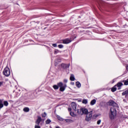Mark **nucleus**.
I'll list each match as a JSON object with an SVG mask.
<instances>
[{
    "label": "nucleus",
    "mask_w": 128,
    "mask_h": 128,
    "mask_svg": "<svg viewBox=\"0 0 128 128\" xmlns=\"http://www.w3.org/2000/svg\"><path fill=\"white\" fill-rule=\"evenodd\" d=\"M82 114H87L85 120L86 122H90L92 118V110L88 112V110L86 108H82Z\"/></svg>",
    "instance_id": "nucleus-1"
},
{
    "label": "nucleus",
    "mask_w": 128,
    "mask_h": 128,
    "mask_svg": "<svg viewBox=\"0 0 128 128\" xmlns=\"http://www.w3.org/2000/svg\"><path fill=\"white\" fill-rule=\"evenodd\" d=\"M109 116L110 120H112L116 118V108H110V112L109 113Z\"/></svg>",
    "instance_id": "nucleus-2"
},
{
    "label": "nucleus",
    "mask_w": 128,
    "mask_h": 128,
    "mask_svg": "<svg viewBox=\"0 0 128 128\" xmlns=\"http://www.w3.org/2000/svg\"><path fill=\"white\" fill-rule=\"evenodd\" d=\"M58 88H60V92H64V84L62 82H60L57 84V85L53 86V88L54 90H58Z\"/></svg>",
    "instance_id": "nucleus-3"
},
{
    "label": "nucleus",
    "mask_w": 128,
    "mask_h": 128,
    "mask_svg": "<svg viewBox=\"0 0 128 128\" xmlns=\"http://www.w3.org/2000/svg\"><path fill=\"white\" fill-rule=\"evenodd\" d=\"M2 74L5 76H10V70L8 67L6 66L3 70Z\"/></svg>",
    "instance_id": "nucleus-4"
},
{
    "label": "nucleus",
    "mask_w": 128,
    "mask_h": 128,
    "mask_svg": "<svg viewBox=\"0 0 128 128\" xmlns=\"http://www.w3.org/2000/svg\"><path fill=\"white\" fill-rule=\"evenodd\" d=\"M108 104H109V106H113L114 108H119L118 104L112 100H110L108 102Z\"/></svg>",
    "instance_id": "nucleus-5"
},
{
    "label": "nucleus",
    "mask_w": 128,
    "mask_h": 128,
    "mask_svg": "<svg viewBox=\"0 0 128 128\" xmlns=\"http://www.w3.org/2000/svg\"><path fill=\"white\" fill-rule=\"evenodd\" d=\"M74 38H76V36H75L74 38L72 36L70 38H67L64 40V44H70L74 40Z\"/></svg>",
    "instance_id": "nucleus-6"
},
{
    "label": "nucleus",
    "mask_w": 128,
    "mask_h": 128,
    "mask_svg": "<svg viewBox=\"0 0 128 128\" xmlns=\"http://www.w3.org/2000/svg\"><path fill=\"white\" fill-rule=\"evenodd\" d=\"M122 86H124L122 82H118V83H117V84L115 85V86H117V88H118V90H119L122 88Z\"/></svg>",
    "instance_id": "nucleus-7"
},
{
    "label": "nucleus",
    "mask_w": 128,
    "mask_h": 128,
    "mask_svg": "<svg viewBox=\"0 0 128 128\" xmlns=\"http://www.w3.org/2000/svg\"><path fill=\"white\" fill-rule=\"evenodd\" d=\"M71 106H72V110H74V112H76V110H76V102H72L71 103Z\"/></svg>",
    "instance_id": "nucleus-8"
},
{
    "label": "nucleus",
    "mask_w": 128,
    "mask_h": 128,
    "mask_svg": "<svg viewBox=\"0 0 128 128\" xmlns=\"http://www.w3.org/2000/svg\"><path fill=\"white\" fill-rule=\"evenodd\" d=\"M41 122H42V117L41 116H38L36 120V124L38 126H40V124Z\"/></svg>",
    "instance_id": "nucleus-9"
},
{
    "label": "nucleus",
    "mask_w": 128,
    "mask_h": 128,
    "mask_svg": "<svg viewBox=\"0 0 128 128\" xmlns=\"http://www.w3.org/2000/svg\"><path fill=\"white\" fill-rule=\"evenodd\" d=\"M96 102V99H94L91 100L90 102V106H94Z\"/></svg>",
    "instance_id": "nucleus-10"
},
{
    "label": "nucleus",
    "mask_w": 128,
    "mask_h": 128,
    "mask_svg": "<svg viewBox=\"0 0 128 128\" xmlns=\"http://www.w3.org/2000/svg\"><path fill=\"white\" fill-rule=\"evenodd\" d=\"M122 96H126V98L128 96V90H126L122 93Z\"/></svg>",
    "instance_id": "nucleus-11"
},
{
    "label": "nucleus",
    "mask_w": 128,
    "mask_h": 128,
    "mask_svg": "<svg viewBox=\"0 0 128 128\" xmlns=\"http://www.w3.org/2000/svg\"><path fill=\"white\" fill-rule=\"evenodd\" d=\"M116 86H114L111 89V92H116Z\"/></svg>",
    "instance_id": "nucleus-12"
},
{
    "label": "nucleus",
    "mask_w": 128,
    "mask_h": 128,
    "mask_svg": "<svg viewBox=\"0 0 128 128\" xmlns=\"http://www.w3.org/2000/svg\"><path fill=\"white\" fill-rule=\"evenodd\" d=\"M56 116L58 120H60V122L64 121V119L60 117V116L58 115H56Z\"/></svg>",
    "instance_id": "nucleus-13"
},
{
    "label": "nucleus",
    "mask_w": 128,
    "mask_h": 128,
    "mask_svg": "<svg viewBox=\"0 0 128 128\" xmlns=\"http://www.w3.org/2000/svg\"><path fill=\"white\" fill-rule=\"evenodd\" d=\"M76 78H74V74H71L70 76V80L74 82Z\"/></svg>",
    "instance_id": "nucleus-14"
},
{
    "label": "nucleus",
    "mask_w": 128,
    "mask_h": 128,
    "mask_svg": "<svg viewBox=\"0 0 128 128\" xmlns=\"http://www.w3.org/2000/svg\"><path fill=\"white\" fill-rule=\"evenodd\" d=\"M24 112H30V108H28V107H26L23 109Z\"/></svg>",
    "instance_id": "nucleus-15"
},
{
    "label": "nucleus",
    "mask_w": 128,
    "mask_h": 128,
    "mask_svg": "<svg viewBox=\"0 0 128 128\" xmlns=\"http://www.w3.org/2000/svg\"><path fill=\"white\" fill-rule=\"evenodd\" d=\"M76 86L78 88H80L82 86V84H80V82H76Z\"/></svg>",
    "instance_id": "nucleus-16"
},
{
    "label": "nucleus",
    "mask_w": 128,
    "mask_h": 128,
    "mask_svg": "<svg viewBox=\"0 0 128 128\" xmlns=\"http://www.w3.org/2000/svg\"><path fill=\"white\" fill-rule=\"evenodd\" d=\"M66 122H74V120L72 119H65Z\"/></svg>",
    "instance_id": "nucleus-17"
},
{
    "label": "nucleus",
    "mask_w": 128,
    "mask_h": 128,
    "mask_svg": "<svg viewBox=\"0 0 128 128\" xmlns=\"http://www.w3.org/2000/svg\"><path fill=\"white\" fill-rule=\"evenodd\" d=\"M4 108V103L2 102V100L0 101V109L2 108Z\"/></svg>",
    "instance_id": "nucleus-18"
},
{
    "label": "nucleus",
    "mask_w": 128,
    "mask_h": 128,
    "mask_svg": "<svg viewBox=\"0 0 128 128\" xmlns=\"http://www.w3.org/2000/svg\"><path fill=\"white\" fill-rule=\"evenodd\" d=\"M77 112H78V114H80L82 112V108H80V109L78 108Z\"/></svg>",
    "instance_id": "nucleus-19"
},
{
    "label": "nucleus",
    "mask_w": 128,
    "mask_h": 128,
    "mask_svg": "<svg viewBox=\"0 0 128 128\" xmlns=\"http://www.w3.org/2000/svg\"><path fill=\"white\" fill-rule=\"evenodd\" d=\"M50 122H52V120H50V119H48L46 121V124H50Z\"/></svg>",
    "instance_id": "nucleus-20"
},
{
    "label": "nucleus",
    "mask_w": 128,
    "mask_h": 128,
    "mask_svg": "<svg viewBox=\"0 0 128 128\" xmlns=\"http://www.w3.org/2000/svg\"><path fill=\"white\" fill-rule=\"evenodd\" d=\"M70 66V63H68V64H65L64 68H69Z\"/></svg>",
    "instance_id": "nucleus-21"
},
{
    "label": "nucleus",
    "mask_w": 128,
    "mask_h": 128,
    "mask_svg": "<svg viewBox=\"0 0 128 128\" xmlns=\"http://www.w3.org/2000/svg\"><path fill=\"white\" fill-rule=\"evenodd\" d=\"M124 82V86H128V78L127 79V80H123L122 82Z\"/></svg>",
    "instance_id": "nucleus-22"
},
{
    "label": "nucleus",
    "mask_w": 128,
    "mask_h": 128,
    "mask_svg": "<svg viewBox=\"0 0 128 128\" xmlns=\"http://www.w3.org/2000/svg\"><path fill=\"white\" fill-rule=\"evenodd\" d=\"M70 115L71 116H76V114H74V112H70Z\"/></svg>",
    "instance_id": "nucleus-23"
},
{
    "label": "nucleus",
    "mask_w": 128,
    "mask_h": 128,
    "mask_svg": "<svg viewBox=\"0 0 128 128\" xmlns=\"http://www.w3.org/2000/svg\"><path fill=\"white\" fill-rule=\"evenodd\" d=\"M3 104H4L5 106H8V101H4Z\"/></svg>",
    "instance_id": "nucleus-24"
},
{
    "label": "nucleus",
    "mask_w": 128,
    "mask_h": 128,
    "mask_svg": "<svg viewBox=\"0 0 128 128\" xmlns=\"http://www.w3.org/2000/svg\"><path fill=\"white\" fill-rule=\"evenodd\" d=\"M42 118H46V112H44L42 114Z\"/></svg>",
    "instance_id": "nucleus-25"
},
{
    "label": "nucleus",
    "mask_w": 128,
    "mask_h": 128,
    "mask_svg": "<svg viewBox=\"0 0 128 128\" xmlns=\"http://www.w3.org/2000/svg\"><path fill=\"white\" fill-rule=\"evenodd\" d=\"M82 104H88V100L84 99L82 100Z\"/></svg>",
    "instance_id": "nucleus-26"
},
{
    "label": "nucleus",
    "mask_w": 128,
    "mask_h": 128,
    "mask_svg": "<svg viewBox=\"0 0 128 128\" xmlns=\"http://www.w3.org/2000/svg\"><path fill=\"white\" fill-rule=\"evenodd\" d=\"M58 48H64V45L60 44L58 45Z\"/></svg>",
    "instance_id": "nucleus-27"
},
{
    "label": "nucleus",
    "mask_w": 128,
    "mask_h": 128,
    "mask_svg": "<svg viewBox=\"0 0 128 128\" xmlns=\"http://www.w3.org/2000/svg\"><path fill=\"white\" fill-rule=\"evenodd\" d=\"M34 128H40V126H39V125H35Z\"/></svg>",
    "instance_id": "nucleus-28"
},
{
    "label": "nucleus",
    "mask_w": 128,
    "mask_h": 128,
    "mask_svg": "<svg viewBox=\"0 0 128 128\" xmlns=\"http://www.w3.org/2000/svg\"><path fill=\"white\" fill-rule=\"evenodd\" d=\"M100 122H102V120H98L97 122V124H100Z\"/></svg>",
    "instance_id": "nucleus-29"
},
{
    "label": "nucleus",
    "mask_w": 128,
    "mask_h": 128,
    "mask_svg": "<svg viewBox=\"0 0 128 128\" xmlns=\"http://www.w3.org/2000/svg\"><path fill=\"white\" fill-rule=\"evenodd\" d=\"M52 46L54 48H56V46H58L56 45V44H52Z\"/></svg>",
    "instance_id": "nucleus-30"
},
{
    "label": "nucleus",
    "mask_w": 128,
    "mask_h": 128,
    "mask_svg": "<svg viewBox=\"0 0 128 128\" xmlns=\"http://www.w3.org/2000/svg\"><path fill=\"white\" fill-rule=\"evenodd\" d=\"M126 70L127 72H128V64H126Z\"/></svg>",
    "instance_id": "nucleus-31"
},
{
    "label": "nucleus",
    "mask_w": 128,
    "mask_h": 128,
    "mask_svg": "<svg viewBox=\"0 0 128 128\" xmlns=\"http://www.w3.org/2000/svg\"><path fill=\"white\" fill-rule=\"evenodd\" d=\"M2 84H4V82H0V86H2Z\"/></svg>",
    "instance_id": "nucleus-32"
},
{
    "label": "nucleus",
    "mask_w": 128,
    "mask_h": 128,
    "mask_svg": "<svg viewBox=\"0 0 128 128\" xmlns=\"http://www.w3.org/2000/svg\"><path fill=\"white\" fill-rule=\"evenodd\" d=\"M61 66H62V68H64V64H61Z\"/></svg>",
    "instance_id": "nucleus-33"
},
{
    "label": "nucleus",
    "mask_w": 128,
    "mask_h": 128,
    "mask_svg": "<svg viewBox=\"0 0 128 128\" xmlns=\"http://www.w3.org/2000/svg\"><path fill=\"white\" fill-rule=\"evenodd\" d=\"M58 51H56V50H55L54 52V54H58Z\"/></svg>",
    "instance_id": "nucleus-34"
},
{
    "label": "nucleus",
    "mask_w": 128,
    "mask_h": 128,
    "mask_svg": "<svg viewBox=\"0 0 128 128\" xmlns=\"http://www.w3.org/2000/svg\"><path fill=\"white\" fill-rule=\"evenodd\" d=\"M68 112H71L72 111V108H68Z\"/></svg>",
    "instance_id": "nucleus-35"
},
{
    "label": "nucleus",
    "mask_w": 128,
    "mask_h": 128,
    "mask_svg": "<svg viewBox=\"0 0 128 128\" xmlns=\"http://www.w3.org/2000/svg\"><path fill=\"white\" fill-rule=\"evenodd\" d=\"M71 84H72V86H74V82H71Z\"/></svg>",
    "instance_id": "nucleus-36"
},
{
    "label": "nucleus",
    "mask_w": 128,
    "mask_h": 128,
    "mask_svg": "<svg viewBox=\"0 0 128 128\" xmlns=\"http://www.w3.org/2000/svg\"><path fill=\"white\" fill-rule=\"evenodd\" d=\"M114 82H115V81H114V80H112V84H114Z\"/></svg>",
    "instance_id": "nucleus-37"
},
{
    "label": "nucleus",
    "mask_w": 128,
    "mask_h": 128,
    "mask_svg": "<svg viewBox=\"0 0 128 128\" xmlns=\"http://www.w3.org/2000/svg\"><path fill=\"white\" fill-rule=\"evenodd\" d=\"M57 60H58V62H60V59H58Z\"/></svg>",
    "instance_id": "nucleus-38"
},
{
    "label": "nucleus",
    "mask_w": 128,
    "mask_h": 128,
    "mask_svg": "<svg viewBox=\"0 0 128 128\" xmlns=\"http://www.w3.org/2000/svg\"><path fill=\"white\" fill-rule=\"evenodd\" d=\"M62 42H63V44H64V40H62Z\"/></svg>",
    "instance_id": "nucleus-39"
},
{
    "label": "nucleus",
    "mask_w": 128,
    "mask_h": 128,
    "mask_svg": "<svg viewBox=\"0 0 128 128\" xmlns=\"http://www.w3.org/2000/svg\"><path fill=\"white\" fill-rule=\"evenodd\" d=\"M56 64H58V62L55 63V66H56Z\"/></svg>",
    "instance_id": "nucleus-40"
},
{
    "label": "nucleus",
    "mask_w": 128,
    "mask_h": 128,
    "mask_svg": "<svg viewBox=\"0 0 128 128\" xmlns=\"http://www.w3.org/2000/svg\"><path fill=\"white\" fill-rule=\"evenodd\" d=\"M56 128H60V126H56Z\"/></svg>",
    "instance_id": "nucleus-41"
},
{
    "label": "nucleus",
    "mask_w": 128,
    "mask_h": 128,
    "mask_svg": "<svg viewBox=\"0 0 128 128\" xmlns=\"http://www.w3.org/2000/svg\"><path fill=\"white\" fill-rule=\"evenodd\" d=\"M49 16H52V14H50Z\"/></svg>",
    "instance_id": "nucleus-42"
},
{
    "label": "nucleus",
    "mask_w": 128,
    "mask_h": 128,
    "mask_svg": "<svg viewBox=\"0 0 128 128\" xmlns=\"http://www.w3.org/2000/svg\"><path fill=\"white\" fill-rule=\"evenodd\" d=\"M64 82H66V80H64Z\"/></svg>",
    "instance_id": "nucleus-43"
},
{
    "label": "nucleus",
    "mask_w": 128,
    "mask_h": 128,
    "mask_svg": "<svg viewBox=\"0 0 128 128\" xmlns=\"http://www.w3.org/2000/svg\"><path fill=\"white\" fill-rule=\"evenodd\" d=\"M66 86L65 85V86H64V88H66Z\"/></svg>",
    "instance_id": "nucleus-44"
},
{
    "label": "nucleus",
    "mask_w": 128,
    "mask_h": 128,
    "mask_svg": "<svg viewBox=\"0 0 128 128\" xmlns=\"http://www.w3.org/2000/svg\"><path fill=\"white\" fill-rule=\"evenodd\" d=\"M2 100H0V102Z\"/></svg>",
    "instance_id": "nucleus-45"
}]
</instances>
